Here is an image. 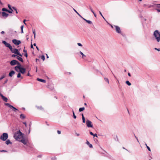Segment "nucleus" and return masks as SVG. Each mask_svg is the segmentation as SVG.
<instances>
[{
    "mask_svg": "<svg viewBox=\"0 0 160 160\" xmlns=\"http://www.w3.org/2000/svg\"><path fill=\"white\" fill-rule=\"evenodd\" d=\"M13 137L16 140L19 141L23 138L22 133L20 130L17 131L14 134Z\"/></svg>",
    "mask_w": 160,
    "mask_h": 160,
    "instance_id": "nucleus-1",
    "label": "nucleus"
},
{
    "mask_svg": "<svg viewBox=\"0 0 160 160\" xmlns=\"http://www.w3.org/2000/svg\"><path fill=\"white\" fill-rule=\"evenodd\" d=\"M153 35L157 42H160V32L158 30L155 31L153 32Z\"/></svg>",
    "mask_w": 160,
    "mask_h": 160,
    "instance_id": "nucleus-2",
    "label": "nucleus"
},
{
    "mask_svg": "<svg viewBox=\"0 0 160 160\" xmlns=\"http://www.w3.org/2000/svg\"><path fill=\"white\" fill-rule=\"evenodd\" d=\"M8 133H4L0 136V139L3 141H6L8 138Z\"/></svg>",
    "mask_w": 160,
    "mask_h": 160,
    "instance_id": "nucleus-3",
    "label": "nucleus"
},
{
    "mask_svg": "<svg viewBox=\"0 0 160 160\" xmlns=\"http://www.w3.org/2000/svg\"><path fill=\"white\" fill-rule=\"evenodd\" d=\"M10 64L12 66H13L16 64L18 65L21 64L18 61L15 60H12L10 62Z\"/></svg>",
    "mask_w": 160,
    "mask_h": 160,
    "instance_id": "nucleus-4",
    "label": "nucleus"
},
{
    "mask_svg": "<svg viewBox=\"0 0 160 160\" xmlns=\"http://www.w3.org/2000/svg\"><path fill=\"white\" fill-rule=\"evenodd\" d=\"M92 122L88 120H87L86 122V123L87 127L88 128H92L93 125L92 124Z\"/></svg>",
    "mask_w": 160,
    "mask_h": 160,
    "instance_id": "nucleus-5",
    "label": "nucleus"
},
{
    "mask_svg": "<svg viewBox=\"0 0 160 160\" xmlns=\"http://www.w3.org/2000/svg\"><path fill=\"white\" fill-rule=\"evenodd\" d=\"M12 42L16 45H18L21 43V42L20 40H18L16 39L12 40Z\"/></svg>",
    "mask_w": 160,
    "mask_h": 160,
    "instance_id": "nucleus-6",
    "label": "nucleus"
},
{
    "mask_svg": "<svg viewBox=\"0 0 160 160\" xmlns=\"http://www.w3.org/2000/svg\"><path fill=\"white\" fill-rule=\"evenodd\" d=\"M2 42L3 43L6 47L10 49L12 48V47L11 46L10 44L7 42L5 41H3Z\"/></svg>",
    "mask_w": 160,
    "mask_h": 160,
    "instance_id": "nucleus-7",
    "label": "nucleus"
},
{
    "mask_svg": "<svg viewBox=\"0 0 160 160\" xmlns=\"http://www.w3.org/2000/svg\"><path fill=\"white\" fill-rule=\"evenodd\" d=\"M10 50L12 53L17 54L19 52L18 49L16 48H13L12 47V48L10 49Z\"/></svg>",
    "mask_w": 160,
    "mask_h": 160,
    "instance_id": "nucleus-8",
    "label": "nucleus"
},
{
    "mask_svg": "<svg viewBox=\"0 0 160 160\" xmlns=\"http://www.w3.org/2000/svg\"><path fill=\"white\" fill-rule=\"evenodd\" d=\"M115 28L116 31L119 33H120L121 32L120 28L118 26H114Z\"/></svg>",
    "mask_w": 160,
    "mask_h": 160,
    "instance_id": "nucleus-9",
    "label": "nucleus"
},
{
    "mask_svg": "<svg viewBox=\"0 0 160 160\" xmlns=\"http://www.w3.org/2000/svg\"><path fill=\"white\" fill-rule=\"evenodd\" d=\"M20 72L22 74H24L26 72V69L25 68H23L20 66V69L19 70Z\"/></svg>",
    "mask_w": 160,
    "mask_h": 160,
    "instance_id": "nucleus-10",
    "label": "nucleus"
},
{
    "mask_svg": "<svg viewBox=\"0 0 160 160\" xmlns=\"http://www.w3.org/2000/svg\"><path fill=\"white\" fill-rule=\"evenodd\" d=\"M20 66H21V64L17 65L15 67V70L17 72H20L19 70L20 69Z\"/></svg>",
    "mask_w": 160,
    "mask_h": 160,
    "instance_id": "nucleus-11",
    "label": "nucleus"
},
{
    "mask_svg": "<svg viewBox=\"0 0 160 160\" xmlns=\"http://www.w3.org/2000/svg\"><path fill=\"white\" fill-rule=\"evenodd\" d=\"M0 96L2 97V99L3 101H4L5 102H7L8 101V98L4 96L0 92Z\"/></svg>",
    "mask_w": 160,
    "mask_h": 160,
    "instance_id": "nucleus-12",
    "label": "nucleus"
},
{
    "mask_svg": "<svg viewBox=\"0 0 160 160\" xmlns=\"http://www.w3.org/2000/svg\"><path fill=\"white\" fill-rule=\"evenodd\" d=\"M19 141L21 142L24 145H26L27 143V141L25 140L24 138H23V137Z\"/></svg>",
    "mask_w": 160,
    "mask_h": 160,
    "instance_id": "nucleus-13",
    "label": "nucleus"
},
{
    "mask_svg": "<svg viewBox=\"0 0 160 160\" xmlns=\"http://www.w3.org/2000/svg\"><path fill=\"white\" fill-rule=\"evenodd\" d=\"M2 16L5 18L7 17L9 15L8 14L3 12H2Z\"/></svg>",
    "mask_w": 160,
    "mask_h": 160,
    "instance_id": "nucleus-14",
    "label": "nucleus"
},
{
    "mask_svg": "<svg viewBox=\"0 0 160 160\" xmlns=\"http://www.w3.org/2000/svg\"><path fill=\"white\" fill-rule=\"evenodd\" d=\"M15 72L14 71L12 70L10 72L9 74V76L11 77L15 74Z\"/></svg>",
    "mask_w": 160,
    "mask_h": 160,
    "instance_id": "nucleus-15",
    "label": "nucleus"
},
{
    "mask_svg": "<svg viewBox=\"0 0 160 160\" xmlns=\"http://www.w3.org/2000/svg\"><path fill=\"white\" fill-rule=\"evenodd\" d=\"M86 144L88 145V146H89V147L91 148H92L93 147H92V144H90L89 142V141H88V140H87L86 141Z\"/></svg>",
    "mask_w": 160,
    "mask_h": 160,
    "instance_id": "nucleus-16",
    "label": "nucleus"
},
{
    "mask_svg": "<svg viewBox=\"0 0 160 160\" xmlns=\"http://www.w3.org/2000/svg\"><path fill=\"white\" fill-rule=\"evenodd\" d=\"M16 58L19 61H21V62H23V60L22 58H21L20 57H19L18 56H17V57H16Z\"/></svg>",
    "mask_w": 160,
    "mask_h": 160,
    "instance_id": "nucleus-17",
    "label": "nucleus"
},
{
    "mask_svg": "<svg viewBox=\"0 0 160 160\" xmlns=\"http://www.w3.org/2000/svg\"><path fill=\"white\" fill-rule=\"evenodd\" d=\"M37 80L39 81L42 82L44 83H45L46 82V81L45 80L40 79L39 78H38L37 79Z\"/></svg>",
    "mask_w": 160,
    "mask_h": 160,
    "instance_id": "nucleus-18",
    "label": "nucleus"
},
{
    "mask_svg": "<svg viewBox=\"0 0 160 160\" xmlns=\"http://www.w3.org/2000/svg\"><path fill=\"white\" fill-rule=\"evenodd\" d=\"M83 19L87 23H88L89 24H92V22L91 21H90V20H86V19L84 18H83Z\"/></svg>",
    "mask_w": 160,
    "mask_h": 160,
    "instance_id": "nucleus-19",
    "label": "nucleus"
},
{
    "mask_svg": "<svg viewBox=\"0 0 160 160\" xmlns=\"http://www.w3.org/2000/svg\"><path fill=\"white\" fill-rule=\"evenodd\" d=\"M20 118L22 119H24L25 118V116L23 114H21L20 115Z\"/></svg>",
    "mask_w": 160,
    "mask_h": 160,
    "instance_id": "nucleus-20",
    "label": "nucleus"
},
{
    "mask_svg": "<svg viewBox=\"0 0 160 160\" xmlns=\"http://www.w3.org/2000/svg\"><path fill=\"white\" fill-rule=\"evenodd\" d=\"M5 143L7 145H8L9 144H12V142L9 139L6 140V141Z\"/></svg>",
    "mask_w": 160,
    "mask_h": 160,
    "instance_id": "nucleus-21",
    "label": "nucleus"
},
{
    "mask_svg": "<svg viewBox=\"0 0 160 160\" xmlns=\"http://www.w3.org/2000/svg\"><path fill=\"white\" fill-rule=\"evenodd\" d=\"M80 54L82 55V58H85L86 57V55H85L81 51H80Z\"/></svg>",
    "mask_w": 160,
    "mask_h": 160,
    "instance_id": "nucleus-22",
    "label": "nucleus"
},
{
    "mask_svg": "<svg viewBox=\"0 0 160 160\" xmlns=\"http://www.w3.org/2000/svg\"><path fill=\"white\" fill-rule=\"evenodd\" d=\"M82 122L83 123H85V118L84 117L83 114H82Z\"/></svg>",
    "mask_w": 160,
    "mask_h": 160,
    "instance_id": "nucleus-23",
    "label": "nucleus"
},
{
    "mask_svg": "<svg viewBox=\"0 0 160 160\" xmlns=\"http://www.w3.org/2000/svg\"><path fill=\"white\" fill-rule=\"evenodd\" d=\"M5 104L10 108H11V107H12V106L8 103H5Z\"/></svg>",
    "mask_w": 160,
    "mask_h": 160,
    "instance_id": "nucleus-24",
    "label": "nucleus"
},
{
    "mask_svg": "<svg viewBox=\"0 0 160 160\" xmlns=\"http://www.w3.org/2000/svg\"><path fill=\"white\" fill-rule=\"evenodd\" d=\"M85 109V108L84 107L80 108L79 109V111L80 112H81Z\"/></svg>",
    "mask_w": 160,
    "mask_h": 160,
    "instance_id": "nucleus-25",
    "label": "nucleus"
},
{
    "mask_svg": "<svg viewBox=\"0 0 160 160\" xmlns=\"http://www.w3.org/2000/svg\"><path fill=\"white\" fill-rule=\"evenodd\" d=\"M23 27H24V26L23 25H22L21 27V33H23Z\"/></svg>",
    "mask_w": 160,
    "mask_h": 160,
    "instance_id": "nucleus-26",
    "label": "nucleus"
},
{
    "mask_svg": "<svg viewBox=\"0 0 160 160\" xmlns=\"http://www.w3.org/2000/svg\"><path fill=\"white\" fill-rule=\"evenodd\" d=\"M126 83L128 86H130L131 85V83L130 82L128 81H127L126 82Z\"/></svg>",
    "mask_w": 160,
    "mask_h": 160,
    "instance_id": "nucleus-27",
    "label": "nucleus"
},
{
    "mask_svg": "<svg viewBox=\"0 0 160 160\" xmlns=\"http://www.w3.org/2000/svg\"><path fill=\"white\" fill-rule=\"evenodd\" d=\"M11 108H12L13 109V110L15 112H16V111L18 110V109H17L16 108H15L12 106V107H11Z\"/></svg>",
    "mask_w": 160,
    "mask_h": 160,
    "instance_id": "nucleus-28",
    "label": "nucleus"
},
{
    "mask_svg": "<svg viewBox=\"0 0 160 160\" xmlns=\"http://www.w3.org/2000/svg\"><path fill=\"white\" fill-rule=\"evenodd\" d=\"M73 116L74 118L76 119L77 118L76 116L75 115L73 111H72Z\"/></svg>",
    "mask_w": 160,
    "mask_h": 160,
    "instance_id": "nucleus-29",
    "label": "nucleus"
},
{
    "mask_svg": "<svg viewBox=\"0 0 160 160\" xmlns=\"http://www.w3.org/2000/svg\"><path fill=\"white\" fill-rule=\"evenodd\" d=\"M99 13L101 15V16L102 17V18L104 19V20H106L105 18H104V17L102 15L101 12L100 11H99Z\"/></svg>",
    "mask_w": 160,
    "mask_h": 160,
    "instance_id": "nucleus-30",
    "label": "nucleus"
},
{
    "mask_svg": "<svg viewBox=\"0 0 160 160\" xmlns=\"http://www.w3.org/2000/svg\"><path fill=\"white\" fill-rule=\"evenodd\" d=\"M12 8L15 11L16 13H18V12L17 11L16 8H15L14 7H12Z\"/></svg>",
    "mask_w": 160,
    "mask_h": 160,
    "instance_id": "nucleus-31",
    "label": "nucleus"
},
{
    "mask_svg": "<svg viewBox=\"0 0 160 160\" xmlns=\"http://www.w3.org/2000/svg\"><path fill=\"white\" fill-rule=\"evenodd\" d=\"M2 10L3 12H4V11L8 12V10H7V9H6V8H2Z\"/></svg>",
    "mask_w": 160,
    "mask_h": 160,
    "instance_id": "nucleus-32",
    "label": "nucleus"
},
{
    "mask_svg": "<svg viewBox=\"0 0 160 160\" xmlns=\"http://www.w3.org/2000/svg\"><path fill=\"white\" fill-rule=\"evenodd\" d=\"M41 58L43 60V61H44L45 59V56L44 55H42L41 56Z\"/></svg>",
    "mask_w": 160,
    "mask_h": 160,
    "instance_id": "nucleus-33",
    "label": "nucleus"
},
{
    "mask_svg": "<svg viewBox=\"0 0 160 160\" xmlns=\"http://www.w3.org/2000/svg\"><path fill=\"white\" fill-rule=\"evenodd\" d=\"M37 108L38 109H39L41 110L43 109V108L41 106H40V107L37 106Z\"/></svg>",
    "mask_w": 160,
    "mask_h": 160,
    "instance_id": "nucleus-34",
    "label": "nucleus"
},
{
    "mask_svg": "<svg viewBox=\"0 0 160 160\" xmlns=\"http://www.w3.org/2000/svg\"><path fill=\"white\" fill-rule=\"evenodd\" d=\"M104 80H105V81L106 82H108V83H109V80H108V78H104Z\"/></svg>",
    "mask_w": 160,
    "mask_h": 160,
    "instance_id": "nucleus-35",
    "label": "nucleus"
},
{
    "mask_svg": "<svg viewBox=\"0 0 160 160\" xmlns=\"http://www.w3.org/2000/svg\"><path fill=\"white\" fill-rule=\"evenodd\" d=\"M21 77V74L20 73H19L17 75V78H20Z\"/></svg>",
    "mask_w": 160,
    "mask_h": 160,
    "instance_id": "nucleus-36",
    "label": "nucleus"
},
{
    "mask_svg": "<svg viewBox=\"0 0 160 160\" xmlns=\"http://www.w3.org/2000/svg\"><path fill=\"white\" fill-rule=\"evenodd\" d=\"M5 77V74H4V75H3L1 78V79L2 80V79H3Z\"/></svg>",
    "mask_w": 160,
    "mask_h": 160,
    "instance_id": "nucleus-37",
    "label": "nucleus"
},
{
    "mask_svg": "<svg viewBox=\"0 0 160 160\" xmlns=\"http://www.w3.org/2000/svg\"><path fill=\"white\" fill-rule=\"evenodd\" d=\"M13 12V11L12 9V10H11L10 11V10H8V12L10 13H12Z\"/></svg>",
    "mask_w": 160,
    "mask_h": 160,
    "instance_id": "nucleus-38",
    "label": "nucleus"
},
{
    "mask_svg": "<svg viewBox=\"0 0 160 160\" xmlns=\"http://www.w3.org/2000/svg\"><path fill=\"white\" fill-rule=\"evenodd\" d=\"M8 8H9V9L10 10H12V8H11V6L9 4H8Z\"/></svg>",
    "mask_w": 160,
    "mask_h": 160,
    "instance_id": "nucleus-39",
    "label": "nucleus"
},
{
    "mask_svg": "<svg viewBox=\"0 0 160 160\" xmlns=\"http://www.w3.org/2000/svg\"><path fill=\"white\" fill-rule=\"evenodd\" d=\"M17 55H19L20 57L22 56V55L20 53V52H18L17 54Z\"/></svg>",
    "mask_w": 160,
    "mask_h": 160,
    "instance_id": "nucleus-40",
    "label": "nucleus"
},
{
    "mask_svg": "<svg viewBox=\"0 0 160 160\" xmlns=\"http://www.w3.org/2000/svg\"><path fill=\"white\" fill-rule=\"evenodd\" d=\"M147 148L148 149V150L149 151H151V149L148 146H147Z\"/></svg>",
    "mask_w": 160,
    "mask_h": 160,
    "instance_id": "nucleus-41",
    "label": "nucleus"
},
{
    "mask_svg": "<svg viewBox=\"0 0 160 160\" xmlns=\"http://www.w3.org/2000/svg\"><path fill=\"white\" fill-rule=\"evenodd\" d=\"M32 32L33 34H34V35H35V29H33L32 30Z\"/></svg>",
    "mask_w": 160,
    "mask_h": 160,
    "instance_id": "nucleus-42",
    "label": "nucleus"
},
{
    "mask_svg": "<svg viewBox=\"0 0 160 160\" xmlns=\"http://www.w3.org/2000/svg\"><path fill=\"white\" fill-rule=\"evenodd\" d=\"M17 56H18L17 55H15V54H13L12 55V57H17Z\"/></svg>",
    "mask_w": 160,
    "mask_h": 160,
    "instance_id": "nucleus-43",
    "label": "nucleus"
},
{
    "mask_svg": "<svg viewBox=\"0 0 160 160\" xmlns=\"http://www.w3.org/2000/svg\"><path fill=\"white\" fill-rule=\"evenodd\" d=\"M155 50H156L158 51H160V48H155Z\"/></svg>",
    "mask_w": 160,
    "mask_h": 160,
    "instance_id": "nucleus-44",
    "label": "nucleus"
},
{
    "mask_svg": "<svg viewBox=\"0 0 160 160\" xmlns=\"http://www.w3.org/2000/svg\"><path fill=\"white\" fill-rule=\"evenodd\" d=\"M78 45L79 46H82V44L81 43H78Z\"/></svg>",
    "mask_w": 160,
    "mask_h": 160,
    "instance_id": "nucleus-45",
    "label": "nucleus"
},
{
    "mask_svg": "<svg viewBox=\"0 0 160 160\" xmlns=\"http://www.w3.org/2000/svg\"><path fill=\"white\" fill-rule=\"evenodd\" d=\"M94 137H98V136L97 134H93V135Z\"/></svg>",
    "mask_w": 160,
    "mask_h": 160,
    "instance_id": "nucleus-46",
    "label": "nucleus"
},
{
    "mask_svg": "<svg viewBox=\"0 0 160 160\" xmlns=\"http://www.w3.org/2000/svg\"><path fill=\"white\" fill-rule=\"evenodd\" d=\"M73 10L77 14H78V13L75 9L73 8Z\"/></svg>",
    "mask_w": 160,
    "mask_h": 160,
    "instance_id": "nucleus-47",
    "label": "nucleus"
},
{
    "mask_svg": "<svg viewBox=\"0 0 160 160\" xmlns=\"http://www.w3.org/2000/svg\"><path fill=\"white\" fill-rule=\"evenodd\" d=\"M57 132H58V134H60L61 133V131H59V130H58L57 131Z\"/></svg>",
    "mask_w": 160,
    "mask_h": 160,
    "instance_id": "nucleus-48",
    "label": "nucleus"
},
{
    "mask_svg": "<svg viewBox=\"0 0 160 160\" xmlns=\"http://www.w3.org/2000/svg\"><path fill=\"white\" fill-rule=\"evenodd\" d=\"M52 160H56V158L55 157L52 158Z\"/></svg>",
    "mask_w": 160,
    "mask_h": 160,
    "instance_id": "nucleus-49",
    "label": "nucleus"
},
{
    "mask_svg": "<svg viewBox=\"0 0 160 160\" xmlns=\"http://www.w3.org/2000/svg\"><path fill=\"white\" fill-rule=\"evenodd\" d=\"M90 134L91 135H92L93 136V133L92 132H90Z\"/></svg>",
    "mask_w": 160,
    "mask_h": 160,
    "instance_id": "nucleus-50",
    "label": "nucleus"
},
{
    "mask_svg": "<svg viewBox=\"0 0 160 160\" xmlns=\"http://www.w3.org/2000/svg\"><path fill=\"white\" fill-rule=\"evenodd\" d=\"M26 21V19H24V20L23 21V23H24V24L25 25H26V23H25V21Z\"/></svg>",
    "mask_w": 160,
    "mask_h": 160,
    "instance_id": "nucleus-51",
    "label": "nucleus"
},
{
    "mask_svg": "<svg viewBox=\"0 0 160 160\" xmlns=\"http://www.w3.org/2000/svg\"><path fill=\"white\" fill-rule=\"evenodd\" d=\"M25 57H28V54L27 52L25 53Z\"/></svg>",
    "mask_w": 160,
    "mask_h": 160,
    "instance_id": "nucleus-52",
    "label": "nucleus"
},
{
    "mask_svg": "<svg viewBox=\"0 0 160 160\" xmlns=\"http://www.w3.org/2000/svg\"><path fill=\"white\" fill-rule=\"evenodd\" d=\"M90 10L92 12V13H94V12L93 11V10L92 9H90Z\"/></svg>",
    "mask_w": 160,
    "mask_h": 160,
    "instance_id": "nucleus-53",
    "label": "nucleus"
},
{
    "mask_svg": "<svg viewBox=\"0 0 160 160\" xmlns=\"http://www.w3.org/2000/svg\"><path fill=\"white\" fill-rule=\"evenodd\" d=\"M8 79L6 80L4 82V84H5V83H7V82H8Z\"/></svg>",
    "mask_w": 160,
    "mask_h": 160,
    "instance_id": "nucleus-54",
    "label": "nucleus"
},
{
    "mask_svg": "<svg viewBox=\"0 0 160 160\" xmlns=\"http://www.w3.org/2000/svg\"><path fill=\"white\" fill-rule=\"evenodd\" d=\"M23 123L25 125L26 127L27 126V123L26 122H23Z\"/></svg>",
    "mask_w": 160,
    "mask_h": 160,
    "instance_id": "nucleus-55",
    "label": "nucleus"
},
{
    "mask_svg": "<svg viewBox=\"0 0 160 160\" xmlns=\"http://www.w3.org/2000/svg\"><path fill=\"white\" fill-rule=\"evenodd\" d=\"M1 33L2 34H4L5 33V32L3 31H2L1 32Z\"/></svg>",
    "mask_w": 160,
    "mask_h": 160,
    "instance_id": "nucleus-56",
    "label": "nucleus"
},
{
    "mask_svg": "<svg viewBox=\"0 0 160 160\" xmlns=\"http://www.w3.org/2000/svg\"><path fill=\"white\" fill-rule=\"evenodd\" d=\"M95 16V17H97V15H96V14L94 13H94H93Z\"/></svg>",
    "mask_w": 160,
    "mask_h": 160,
    "instance_id": "nucleus-57",
    "label": "nucleus"
},
{
    "mask_svg": "<svg viewBox=\"0 0 160 160\" xmlns=\"http://www.w3.org/2000/svg\"><path fill=\"white\" fill-rule=\"evenodd\" d=\"M23 51L25 52V53L27 52V50H25V49H24Z\"/></svg>",
    "mask_w": 160,
    "mask_h": 160,
    "instance_id": "nucleus-58",
    "label": "nucleus"
},
{
    "mask_svg": "<svg viewBox=\"0 0 160 160\" xmlns=\"http://www.w3.org/2000/svg\"><path fill=\"white\" fill-rule=\"evenodd\" d=\"M76 135H77V136H79V135H80L79 134V133H76Z\"/></svg>",
    "mask_w": 160,
    "mask_h": 160,
    "instance_id": "nucleus-59",
    "label": "nucleus"
},
{
    "mask_svg": "<svg viewBox=\"0 0 160 160\" xmlns=\"http://www.w3.org/2000/svg\"><path fill=\"white\" fill-rule=\"evenodd\" d=\"M128 75L129 76V77H130L131 76V74H130V73L129 72H128Z\"/></svg>",
    "mask_w": 160,
    "mask_h": 160,
    "instance_id": "nucleus-60",
    "label": "nucleus"
},
{
    "mask_svg": "<svg viewBox=\"0 0 160 160\" xmlns=\"http://www.w3.org/2000/svg\"><path fill=\"white\" fill-rule=\"evenodd\" d=\"M7 151L4 150H2L1 151V152H6Z\"/></svg>",
    "mask_w": 160,
    "mask_h": 160,
    "instance_id": "nucleus-61",
    "label": "nucleus"
},
{
    "mask_svg": "<svg viewBox=\"0 0 160 160\" xmlns=\"http://www.w3.org/2000/svg\"><path fill=\"white\" fill-rule=\"evenodd\" d=\"M31 48H33V46L32 44L31 45Z\"/></svg>",
    "mask_w": 160,
    "mask_h": 160,
    "instance_id": "nucleus-62",
    "label": "nucleus"
},
{
    "mask_svg": "<svg viewBox=\"0 0 160 160\" xmlns=\"http://www.w3.org/2000/svg\"><path fill=\"white\" fill-rule=\"evenodd\" d=\"M39 60V59H36V62H37Z\"/></svg>",
    "mask_w": 160,
    "mask_h": 160,
    "instance_id": "nucleus-63",
    "label": "nucleus"
},
{
    "mask_svg": "<svg viewBox=\"0 0 160 160\" xmlns=\"http://www.w3.org/2000/svg\"><path fill=\"white\" fill-rule=\"evenodd\" d=\"M157 10L158 12H160V9H157Z\"/></svg>",
    "mask_w": 160,
    "mask_h": 160,
    "instance_id": "nucleus-64",
    "label": "nucleus"
}]
</instances>
